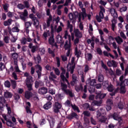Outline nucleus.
<instances>
[{
  "mask_svg": "<svg viewBox=\"0 0 128 128\" xmlns=\"http://www.w3.org/2000/svg\"><path fill=\"white\" fill-rule=\"evenodd\" d=\"M82 12L78 13V12H74V14L70 13L68 14V16L70 20H76V18H78V22H80L82 20H82H84V18H86V9H82Z\"/></svg>",
  "mask_w": 128,
  "mask_h": 128,
  "instance_id": "1",
  "label": "nucleus"
},
{
  "mask_svg": "<svg viewBox=\"0 0 128 128\" xmlns=\"http://www.w3.org/2000/svg\"><path fill=\"white\" fill-rule=\"evenodd\" d=\"M64 38H66V40L68 38L69 40V43L68 41H66L64 44V48L66 50H67V52H66V56H70L72 54V44H70V35H68V30L65 31Z\"/></svg>",
  "mask_w": 128,
  "mask_h": 128,
  "instance_id": "2",
  "label": "nucleus"
},
{
  "mask_svg": "<svg viewBox=\"0 0 128 128\" xmlns=\"http://www.w3.org/2000/svg\"><path fill=\"white\" fill-rule=\"evenodd\" d=\"M29 18L32 20V22H34V26H35L36 28H38V26H40V21L36 17L34 16V14H32L29 15Z\"/></svg>",
  "mask_w": 128,
  "mask_h": 128,
  "instance_id": "3",
  "label": "nucleus"
},
{
  "mask_svg": "<svg viewBox=\"0 0 128 128\" xmlns=\"http://www.w3.org/2000/svg\"><path fill=\"white\" fill-rule=\"evenodd\" d=\"M124 76H122L120 78V86H128V79H124Z\"/></svg>",
  "mask_w": 128,
  "mask_h": 128,
  "instance_id": "4",
  "label": "nucleus"
},
{
  "mask_svg": "<svg viewBox=\"0 0 128 128\" xmlns=\"http://www.w3.org/2000/svg\"><path fill=\"white\" fill-rule=\"evenodd\" d=\"M96 96L95 97L96 100H102L106 96V94H102V92H96Z\"/></svg>",
  "mask_w": 128,
  "mask_h": 128,
  "instance_id": "5",
  "label": "nucleus"
},
{
  "mask_svg": "<svg viewBox=\"0 0 128 128\" xmlns=\"http://www.w3.org/2000/svg\"><path fill=\"white\" fill-rule=\"evenodd\" d=\"M60 108H62V104L59 102H56L53 108L54 112H56V114L60 112Z\"/></svg>",
  "mask_w": 128,
  "mask_h": 128,
  "instance_id": "6",
  "label": "nucleus"
},
{
  "mask_svg": "<svg viewBox=\"0 0 128 128\" xmlns=\"http://www.w3.org/2000/svg\"><path fill=\"white\" fill-rule=\"evenodd\" d=\"M36 72L37 73V74L38 76V79L40 80V77L42 76V66L38 64L36 66Z\"/></svg>",
  "mask_w": 128,
  "mask_h": 128,
  "instance_id": "7",
  "label": "nucleus"
},
{
  "mask_svg": "<svg viewBox=\"0 0 128 128\" xmlns=\"http://www.w3.org/2000/svg\"><path fill=\"white\" fill-rule=\"evenodd\" d=\"M61 70L62 71V72L60 74V76L61 80H62L63 82H68L67 78H66V76H64V74H66V70L64 69V68L62 67Z\"/></svg>",
  "mask_w": 128,
  "mask_h": 128,
  "instance_id": "8",
  "label": "nucleus"
},
{
  "mask_svg": "<svg viewBox=\"0 0 128 128\" xmlns=\"http://www.w3.org/2000/svg\"><path fill=\"white\" fill-rule=\"evenodd\" d=\"M28 16V10H24V12L20 15V18L24 22H26V16Z\"/></svg>",
  "mask_w": 128,
  "mask_h": 128,
  "instance_id": "9",
  "label": "nucleus"
},
{
  "mask_svg": "<svg viewBox=\"0 0 128 128\" xmlns=\"http://www.w3.org/2000/svg\"><path fill=\"white\" fill-rule=\"evenodd\" d=\"M38 92L40 94H46L48 92V88L42 87L38 89Z\"/></svg>",
  "mask_w": 128,
  "mask_h": 128,
  "instance_id": "10",
  "label": "nucleus"
},
{
  "mask_svg": "<svg viewBox=\"0 0 128 128\" xmlns=\"http://www.w3.org/2000/svg\"><path fill=\"white\" fill-rule=\"evenodd\" d=\"M56 40L58 44H60L61 46H62V44H64V41L62 40V36L60 34H58L56 36Z\"/></svg>",
  "mask_w": 128,
  "mask_h": 128,
  "instance_id": "11",
  "label": "nucleus"
},
{
  "mask_svg": "<svg viewBox=\"0 0 128 128\" xmlns=\"http://www.w3.org/2000/svg\"><path fill=\"white\" fill-rule=\"evenodd\" d=\"M86 84H90V86H96V80H92L88 79L86 81Z\"/></svg>",
  "mask_w": 128,
  "mask_h": 128,
  "instance_id": "12",
  "label": "nucleus"
},
{
  "mask_svg": "<svg viewBox=\"0 0 128 128\" xmlns=\"http://www.w3.org/2000/svg\"><path fill=\"white\" fill-rule=\"evenodd\" d=\"M110 12L114 18H118V13L116 12V9L111 8L110 10Z\"/></svg>",
  "mask_w": 128,
  "mask_h": 128,
  "instance_id": "13",
  "label": "nucleus"
},
{
  "mask_svg": "<svg viewBox=\"0 0 128 128\" xmlns=\"http://www.w3.org/2000/svg\"><path fill=\"white\" fill-rule=\"evenodd\" d=\"M32 23L30 22H25L24 26H25V30H26V33L28 34V28L30 26H32Z\"/></svg>",
  "mask_w": 128,
  "mask_h": 128,
  "instance_id": "14",
  "label": "nucleus"
},
{
  "mask_svg": "<svg viewBox=\"0 0 128 128\" xmlns=\"http://www.w3.org/2000/svg\"><path fill=\"white\" fill-rule=\"evenodd\" d=\"M56 76L54 72H50V76H49V80H51V82H56Z\"/></svg>",
  "mask_w": 128,
  "mask_h": 128,
  "instance_id": "15",
  "label": "nucleus"
},
{
  "mask_svg": "<svg viewBox=\"0 0 128 128\" xmlns=\"http://www.w3.org/2000/svg\"><path fill=\"white\" fill-rule=\"evenodd\" d=\"M75 90L76 92H82L84 90V86H82V84H80L79 86H75Z\"/></svg>",
  "mask_w": 128,
  "mask_h": 128,
  "instance_id": "16",
  "label": "nucleus"
},
{
  "mask_svg": "<svg viewBox=\"0 0 128 128\" xmlns=\"http://www.w3.org/2000/svg\"><path fill=\"white\" fill-rule=\"evenodd\" d=\"M4 96L6 98H10L12 96V92L6 90L4 92Z\"/></svg>",
  "mask_w": 128,
  "mask_h": 128,
  "instance_id": "17",
  "label": "nucleus"
},
{
  "mask_svg": "<svg viewBox=\"0 0 128 128\" xmlns=\"http://www.w3.org/2000/svg\"><path fill=\"white\" fill-rule=\"evenodd\" d=\"M64 94H68V96L70 98H74V94L72 92V90H67L66 91L64 92Z\"/></svg>",
  "mask_w": 128,
  "mask_h": 128,
  "instance_id": "18",
  "label": "nucleus"
},
{
  "mask_svg": "<svg viewBox=\"0 0 128 128\" xmlns=\"http://www.w3.org/2000/svg\"><path fill=\"white\" fill-rule=\"evenodd\" d=\"M51 108H52V102H50V101L47 102L46 104L44 106V110H48Z\"/></svg>",
  "mask_w": 128,
  "mask_h": 128,
  "instance_id": "19",
  "label": "nucleus"
},
{
  "mask_svg": "<svg viewBox=\"0 0 128 128\" xmlns=\"http://www.w3.org/2000/svg\"><path fill=\"white\" fill-rule=\"evenodd\" d=\"M60 86L61 90H62V92L64 93L68 90V89H66L68 88V85L62 82Z\"/></svg>",
  "mask_w": 128,
  "mask_h": 128,
  "instance_id": "20",
  "label": "nucleus"
},
{
  "mask_svg": "<svg viewBox=\"0 0 128 128\" xmlns=\"http://www.w3.org/2000/svg\"><path fill=\"white\" fill-rule=\"evenodd\" d=\"M87 87H86V85H85L84 86V88L83 90V92H84V93H83L82 95V98H86V93L87 92Z\"/></svg>",
  "mask_w": 128,
  "mask_h": 128,
  "instance_id": "21",
  "label": "nucleus"
},
{
  "mask_svg": "<svg viewBox=\"0 0 128 128\" xmlns=\"http://www.w3.org/2000/svg\"><path fill=\"white\" fill-rule=\"evenodd\" d=\"M75 36H77L78 38H82V34L80 32V30L77 29L75 30Z\"/></svg>",
  "mask_w": 128,
  "mask_h": 128,
  "instance_id": "22",
  "label": "nucleus"
},
{
  "mask_svg": "<svg viewBox=\"0 0 128 128\" xmlns=\"http://www.w3.org/2000/svg\"><path fill=\"white\" fill-rule=\"evenodd\" d=\"M32 96V94L30 92L26 91L25 92V98L27 100H30V97Z\"/></svg>",
  "mask_w": 128,
  "mask_h": 128,
  "instance_id": "23",
  "label": "nucleus"
},
{
  "mask_svg": "<svg viewBox=\"0 0 128 128\" xmlns=\"http://www.w3.org/2000/svg\"><path fill=\"white\" fill-rule=\"evenodd\" d=\"M94 104L95 106H102V100H94Z\"/></svg>",
  "mask_w": 128,
  "mask_h": 128,
  "instance_id": "24",
  "label": "nucleus"
},
{
  "mask_svg": "<svg viewBox=\"0 0 128 128\" xmlns=\"http://www.w3.org/2000/svg\"><path fill=\"white\" fill-rule=\"evenodd\" d=\"M11 57L12 58H13V60H18V53L16 52L12 53L11 54Z\"/></svg>",
  "mask_w": 128,
  "mask_h": 128,
  "instance_id": "25",
  "label": "nucleus"
},
{
  "mask_svg": "<svg viewBox=\"0 0 128 128\" xmlns=\"http://www.w3.org/2000/svg\"><path fill=\"white\" fill-rule=\"evenodd\" d=\"M12 22V20L11 19H8L7 21H4V24L5 26H10Z\"/></svg>",
  "mask_w": 128,
  "mask_h": 128,
  "instance_id": "26",
  "label": "nucleus"
},
{
  "mask_svg": "<svg viewBox=\"0 0 128 128\" xmlns=\"http://www.w3.org/2000/svg\"><path fill=\"white\" fill-rule=\"evenodd\" d=\"M32 76H28L26 80V84H32Z\"/></svg>",
  "mask_w": 128,
  "mask_h": 128,
  "instance_id": "27",
  "label": "nucleus"
},
{
  "mask_svg": "<svg viewBox=\"0 0 128 128\" xmlns=\"http://www.w3.org/2000/svg\"><path fill=\"white\" fill-rule=\"evenodd\" d=\"M34 60L36 64H40L42 62V58L40 54H38L37 58H34Z\"/></svg>",
  "mask_w": 128,
  "mask_h": 128,
  "instance_id": "28",
  "label": "nucleus"
},
{
  "mask_svg": "<svg viewBox=\"0 0 128 128\" xmlns=\"http://www.w3.org/2000/svg\"><path fill=\"white\" fill-rule=\"evenodd\" d=\"M120 88V94H124L126 92V86H122Z\"/></svg>",
  "mask_w": 128,
  "mask_h": 128,
  "instance_id": "29",
  "label": "nucleus"
},
{
  "mask_svg": "<svg viewBox=\"0 0 128 128\" xmlns=\"http://www.w3.org/2000/svg\"><path fill=\"white\" fill-rule=\"evenodd\" d=\"M75 54L77 58H80V56L82 54V52L80 50H78V46L75 48Z\"/></svg>",
  "mask_w": 128,
  "mask_h": 128,
  "instance_id": "30",
  "label": "nucleus"
},
{
  "mask_svg": "<svg viewBox=\"0 0 128 128\" xmlns=\"http://www.w3.org/2000/svg\"><path fill=\"white\" fill-rule=\"evenodd\" d=\"M86 60L88 62H90V60H92V54L90 53H88L86 56Z\"/></svg>",
  "mask_w": 128,
  "mask_h": 128,
  "instance_id": "31",
  "label": "nucleus"
},
{
  "mask_svg": "<svg viewBox=\"0 0 128 128\" xmlns=\"http://www.w3.org/2000/svg\"><path fill=\"white\" fill-rule=\"evenodd\" d=\"M104 75L100 74L98 75V82H104Z\"/></svg>",
  "mask_w": 128,
  "mask_h": 128,
  "instance_id": "32",
  "label": "nucleus"
},
{
  "mask_svg": "<svg viewBox=\"0 0 128 128\" xmlns=\"http://www.w3.org/2000/svg\"><path fill=\"white\" fill-rule=\"evenodd\" d=\"M52 15H50L46 21L47 26H50V22H52Z\"/></svg>",
  "mask_w": 128,
  "mask_h": 128,
  "instance_id": "33",
  "label": "nucleus"
},
{
  "mask_svg": "<svg viewBox=\"0 0 128 128\" xmlns=\"http://www.w3.org/2000/svg\"><path fill=\"white\" fill-rule=\"evenodd\" d=\"M106 120H108V118L106 116H102L99 119V121L100 122L104 123L106 122Z\"/></svg>",
  "mask_w": 128,
  "mask_h": 128,
  "instance_id": "34",
  "label": "nucleus"
},
{
  "mask_svg": "<svg viewBox=\"0 0 128 128\" xmlns=\"http://www.w3.org/2000/svg\"><path fill=\"white\" fill-rule=\"evenodd\" d=\"M115 40L118 44H120L123 42L122 39L120 36L115 38Z\"/></svg>",
  "mask_w": 128,
  "mask_h": 128,
  "instance_id": "35",
  "label": "nucleus"
},
{
  "mask_svg": "<svg viewBox=\"0 0 128 128\" xmlns=\"http://www.w3.org/2000/svg\"><path fill=\"white\" fill-rule=\"evenodd\" d=\"M48 42L52 46L54 44V36H50L48 39Z\"/></svg>",
  "mask_w": 128,
  "mask_h": 128,
  "instance_id": "36",
  "label": "nucleus"
},
{
  "mask_svg": "<svg viewBox=\"0 0 128 128\" xmlns=\"http://www.w3.org/2000/svg\"><path fill=\"white\" fill-rule=\"evenodd\" d=\"M107 90H108V92H112L114 90V86L112 84H110L108 87H107Z\"/></svg>",
  "mask_w": 128,
  "mask_h": 128,
  "instance_id": "37",
  "label": "nucleus"
},
{
  "mask_svg": "<svg viewBox=\"0 0 128 128\" xmlns=\"http://www.w3.org/2000/svg\"><path fill=\"white\" fill-rule=\"evenodd\" d=\"M6 125L8 126H10L12 128L14 126V123L10 120H6Z\"/></svg>",
  "mask_w": 128,
  "mask_h": 128,
  "instance_id": "38",
  "label": "nucleus"
},
{
  "mask_svg": "<svg viewBox=\"0 0 128 128\" xmlns=\"http://www.w3.org/2000/svg\"><path fill=\"white\" fill-rule=\"evenodd\" d=\"M112 116L114 118V120H117L118 118H120V117L118 116V114L117 113H114Z\"/></svg>",
  "mask_w": 128,
  "mask_h": 128,
  "instance_id": "39",
  "label": "nucleus"
},
{
  "mask_svg": "<svg viewBox=\"0 0 128 128\" xmlns=\"http://www.w3.org/2000/svg\"><path fill=\"white\" fill-rule=\"evenodd\" d=\"M102 84L104 88H106L109 86L110 84H108V81H104L102 83Z\"/></svg>",
  "mask_w": 128,
  "mask_h": 128,
  "instance_id": "40",
  "label": "nucleus"
},
{
  "mask_svg": "<svg viewBox=\"0 0 128 128\" xmlns=\"http://www.w3.org/2000/svg\"><path fill=\"white\" fill-rule=\"evenodd\" d=\"M30 48H31L32 52H36V46H29Z\"/></svg>",
  "mask_w": 128,
  "mask_h": 128,
  "instance_id": "41",
  "label": "nucleus"
},
{
  "mask_svg": "<svg viewBox=\"0 0 128 128\" xmlns=\"http://www.w3.org/2000/svg\"><path fill=\"white\" fill-rule=\"evenodd\" d=\"M75 66L74 65L71 66L70 68V70L68 69V72H70V74H74V70Z\"/></svg>",
  "mask_w": 128,
  "mask_h": 128,
  "instance_id": "42",
  "label": "nucleus"
},
{
  "mask_svg": "<svg viewBox=\"0 0 128 128\" xmlns=\"http://www.w3.org/2000/svg\"><path fill=\"white\" fill-rule=\"evenodd\" d=\"M10 82L13 88H16V82L14 80H10Z\"/></svg>",
  "mask_w": 128,
  "mask_h": 128,
  "instance_id": "43",
  "label": "nucleus"
},
{
  "mask_svg": "<svg viewBox=\"0 0 128 128\" xmlns=\"http://www.w3.org/2000/svg\"><path fill=\"white\" fill-rule=\"evenodd\" d=\"M12 32H20V29L18 26H15L13 28L12 30Z\"/></svg>",
  "mask_w": 128,
  "mask_h": 128,
  "instance_id": "44",
  "label": "nucleus"
},
{
  "mask_svg": "<svg viewBox=\"0 0 128 128\" xmlns=\"http://www.w3.org/2000/svg\"><path fill=\"white\" fill-rule=\"evenodd\" d=\"M112 104H114V102H112V100L110 99V98L107 100L106 104H108V106H112Z\"/></svg>",
  "mask_w": 128,
  "mask_h": 128,
  "instance_id": "45",
  "label": "nucleus"
},
{
  "mask_svg": "<svg viewBox=\"0 0 128 128\" xmlns=\"http://www.w3.org/2000/svg\"><path fill=\"white\" fill-rule=\"evenodd\" d=\"M117 120H118V124L120 126H122V123L124 122L122 118V117H120V118Z\"/></svg>",
  "mask_w": 128,
  "mask_h": 128,
  "instance_id": "46",
  "label": "nucleus"
},
{
  "mask_svg": "<svg viewBox=\"0 0 128 128\" xmlns=\"http://www.w3.org/2000/svg\"><path fill=\"white\" fill-rule=\"evenodd\" d=\"M90 120L92 124H94V126H96V120H94V118L90 117Z\"/></svg>",
  "mask_w": 128,
  "mask_h": 128,
  "instance_id": "47",
  "label": "nucleus"
},
{
  "mask_svg": "<svg viewBox=\"0 0 128 128\" xmlns=\"http://www.w3.org/2000/svg\"><path fill=\"white\" fill-rule=\"evenodd\" d=\"M4 10L6 12H8V6H10V5L8 4H5L2 5Z\"/></svg>",
  "mask_w": 128,
  "mask_h": 128,
  "instance_id": "48",
  "label": "nucleus"
},
{
  "mask_svg": "<svg viewBox=\"0 0 128 128\" xmlns=\"http://www.w3.org/2000/svg\"><path fill=\"white\" fill-rule=\"evenodd\" d=\"M23 4L26 8H30V3L28 1H24Z\"/></svg>",
  "mask_w": 128,
  "mask_h": 128,
  "instance_id": "49",
  "label": "nucleus"
},
{
  "mask_svg": "<svg viewBox=\"0 0 128 128\" xmlns=\"http://www.w3.org/2000/svg\"><path fill=\"white\" fill-rule=\"evenodd\" d=\"M17 8H19V10H24V8H25L24 5L20 4L17 6Z\"/></svg>",
  "mask_w": 128,
  "mask_h": 128,
  "instance_id": "50",
  "label": "nucleus"
},
{
  "mask_svg": "<svg viewBox=\"0 0 128 128\" xmlns=\"http://www.w3.org/2000/svg\"><path fill=\"white\" fill-rule=\"evenodd\" d=\"M83 114L85 116H90V112L88 111H84L83 112Z\"/></svg>",
  "mask_w": 128,
  "mask_h": 128,
  "instance_id": "51",
  "label": "nucleus"
},
{
  "mask_svg": "<svg viewBox=\"0 0 128 128\" xmlns=\"http://www.w3.org/2000/svg\"><path fill=\"white\" fill-rule=\"evenodd\" d=\"M118 90H120V88H118L114 90V92L112 93H110V95L111 96H114L116 94V92H118Z\"/></svg>",
  "mask_w": 128,
  "mask_h": 128,
  "instance_id": "52",
  "label": "nucleus"
},
{
  "mask_svg": "<svg viewBox=\"0 0 128 128\" xmlns=\"http://www.w3.org/2000/svg\"><path fill=\"white\" fill-rule=\"evenodd\" d=\"M71 106L74 110H77L78 112H80V110H78V107L76 106L71 104Z\"/></svg>",
  "mask_w": 128,
  "mask_h": 128,
  "instance_id": "53",
  "label": "nucleus"
},
{
  "mask_svg": "<svg viewBox=\"0 0 128 128\" xmlns=\"http://www.w3.org/2000/svg\"><path fill=\"white\" fill-rule=\"evenodd\" d=\"M4 86L6 88H10V82L8 80H6L4 82Z\"/></svg>",
  "mask_w": 128,
  "mask_h": 128,
  "instance_id": "54",
  "label": "nucleus"
},
{
  "mask_svg": "<svg viewBox=\"0 0 128 128\" xmlns=\"http://www.w3.org/2000/svg\"><path fill=\"white\" fill-rule=\"evenodd\" d=\"M27 88H28V90H32V84H26Z\"/></svg>",
  "mask_w": 128,
  "mask_h": 128,
  "instance_id": "55",
  "label": "nucleus"
},
{
  "mask_svg": "<svg viewBox=\"0 0 128 128\" xmlns=\"http://www.w3.org/2000/svg\"><path fill=\"white\" fill-rule=\"evenodd\" d=\"M4 68H6V66H4V64L2 62H0V70H4Z\"/></svg>",
  "mask_w": 128,
  "mask_h": 128,
  "instance_id": "56",
  "label": "nucleus"
},
{
  "mask_svg": "<svg viewBox=\"0 0 128 128\" xmlns=\"http://www.w3.org/2000/svg\"><path fill=\"white\" fill-rule=\"evenodd\" d=\"M6 101L4 99V98L1 96L0 97V104H6Z\"/></svg>",
  "mask_w": 128,
  "mask_h": 128,
  "instance_id": "57",
  "label": "nucleus"
},
{
  "mask_svg": "<svg viewBox=\"0 0 128 128\" xmlns=\"http://www.w3.org/2000/svg\"><path fill=\"white\" fill-rule=\"evenodd\" d=\"M72 78V82H78V78H76V76L75 74H73Z\"/></svg>",
  "mask_w": 128,
  "mask_h": 128,
  "instance_id": "58",
  "label": "nucleus"
},
{
  "mask_svg": "<svg viewBox=\"0 0 128 128\" xmlns=\"http://www.w3.org/2000/svg\"><path fill=\"white\" fill-rule=\"evenodd\" d=\"M112 66H113V68H116V66H118V63L116 61L112 60Z\"/></svg>",
  "mask_w": 128,
  "mask_h": 128,
  "instance_id": "59",
  "label": "nucleus"
},
{
  "mask_svg": "<svg viewBox=\"0 0 128 128\" xmlns=\"http://www.w3.org/2000/svg\"><path fill=\"white\" fill-rule=\"evenodd\" d=\"M118 108L120 110H122V108H124V104H122V102H119L118 104Z\"/></svg>",
  "mask_w": 128,
  "mask_h": 128,
  "instance_id": "60",
  "label": "nucleus"
},
{
  "mask_svg": "<svg viewBox=\"0 0 128 128\" xmlns=\"http://www.w3.org/2000/svg\"><path fill=\"white\" fill-rule=\"evenodd\" d=\"M54 71L55 72L56 74V76H60V70H58V68H54Z\"/></svg>",
  "mask_w": 128,
  "mask_h": 128,
  "instance_id": "61",
  "label": "nucleus"
},
{
  "mask_svg": "<svg viewBox=\"0 0 128 128\" xmlns=\"http://www.w3.org/2000/svg\"><path fill=\"white\" fill-rule=\"evenodd\" d=\"M120 36L121 38H122L124 40H126V36L124 34V32H120Z\"/></svg>",
  "mask_w": 128,
  "mask_h": 128,
  "instance_id": "62",
  "label": "nucleus"
},
{
  "mask_svg": "<svg viewBox=\"0 0 128 128\" xmlns=\"http://www.w3.org/2000/svg\"><path fill=\"white\" fill-rule=\"evenodd\" d=\"M64 93H59L57 94V96L59 98L62 100V98H64Z\"/></svg>",
  "mask_w": 128,
  "mask_h": 128,
  "instance_id": "63",
  "label": "nucleus"
},
{
  "mask_svg": "<svg viewBox=\"0 0 128 128\" xmlns=\"http://www.w3.org/2000/svg\"><path fill=\"white\" fill-rule=\"evenodd\" d=\"M83 108H84L85 110H88V108H90V104H88V103L84 104L83 105Z\"/></svg>",
  "mask_w": 128,
  "mask_h": 128,
  "instance_id": "64",
  "label": "nucleus"
}]
</instances>
